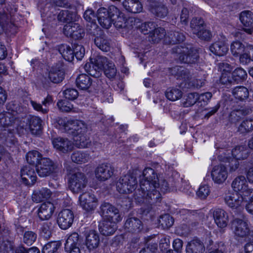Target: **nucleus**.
Returning <instances> with one entry per match:
<instances>
[{"instance_id":"f257e3e1","label":"nucleus","mask_w":253,"mask_h":253,"mask_svg":"<svg viewBox=\"0 0 253 253\" xmlns=\"http://www.w3.org/2000/svg\"><path fill=\"white\" fill-rule=\"evenodd\" d=\"M169 189L168 182L164 180L159 181L154 170L150 168L143 170L140 176V188L134 194V199L139 203L153 204L159 201L162 193Z\"/></svg>"},{"instance_id":"f03ea898","label":"nucleus","mask_w":253,"mask_h":253,"mask_svg":"<svg viewBox=\"0 0 253 253\" xmlns=\"http://www.w3.org/2000/svg\"><path fill=\"white\" fill-rule=\"evenodd\" d=\"M97 17L100 25L105 29H109L113 23L117 28L125 27L126 18L124 14L116 6L111 5L108 9L100 8L97 11Z\"/></svg>"},{"instance_id":"7ed1b4c3","label":"nucleus","mask_w":253,"mask_h":253,"mask_svg":"<svg viewBox=\"0 0 253 253\" xmlns=\"http://www.w3.org/2000/svg\"><path fill=\"white\" fill-rule=\"evenodd\" d=\"M170 73L174 76L178 80H181L185 83V86L187 88H197L202 87L205 84V80L191 79V75L188 69L181 66H176L170 69Z\"/></svg>"},{"instance_id":"20e7f679","label":"nucleus","mask_w":253,"mask_h":253,"mask_svg":"<svg viewBox=\"0 0 253 253\" xmlns=\"http://www.w3.org/2000/svg\"><path fill=\"white\" fill-rule=\"evenodd\" d=\"M57 123L60 126V129H63L74 136L80 134V133L87 132V125L81 120L67 119L66 118H59L57 120Z\"/></svg>"},{"instance_id":"39448f33","label":"nucleus","mask_w":253,"mask_h":253,"mask_svg":"<svg viewBox=\"0 0 253 253\" xmlns=\"http://www.w3.org/2000/svg\"><path fill=\"white\" fill-rule=\"evenodd\" d=\"M172 50L181 62L192 64L196 62L198 60V51L191 45L177 46L174 47Z\"/></svg>"},{"instance_id":"423d86ee","label":"nucleus","mask_w":253,"mask_h":253,"mask_svg":"<svg viewBox=\"0 0 253 253\" xmlns=\"http://www.w3.org/2000/svg\"><path fill=\"white\" fill-rule=\"evenodd\" d=\"M68 187L74 193H79L83 191L87 184L85 175L79 171H73L68 176Z\"/></svg>"},{"instance_id":"0eeeda50","label":"nucleus","mask_w":253,"mask_h":253,"mask_svg":"<svg viewBox=\"0 0 253 253\" xmlns=\"http://www.w3.org/2000/svg\"><path fill=\"white\" fill-rule=\"evenodd\" d=\"M231 229L236 238H246L253 241V230H250L247 220L235 218L231 222Z\"/></svg>"},{"instance_id":"6e6552de","label":"nucleus","mask_w":253,"mask_h":253,"mask_svg":"<svg viewBox=\"0 0 253 253\" xmlns=\"http://www.w3.org/2000/svg\"><path fill=\"white\" fill-rule=\"evenodd\" d=\"M231 186L234 192H239L245 197L246 201L253 200V189L249 188L248 183L244 176L240 175L236 177L233 180Z\"/></svg>"},{"instance_id":"1a4fd4ad","label":"nucleus","mask_w":253,"mask_h":253,"mask_svg":"<svg viewBox=\"0 0 253 253\" xmlns=\"http://www.w3.org/2000/svg\"><path fill=\"white\" fill-rule=\"evenodd\" d=\"M14 109L11 112L8 111L0 113V125L3 127H12L8 130H16L18 132L20 121L17 116L18 111Z\"/></svg>"},{"instance_id":"9d476101","label":"nucleus","mask_w":253,"mask_h":253,"mask_svg":"<svg viewBox=\"0 0 253 253\" xmlns=\"http://www.w3.org/2000/svg\"><path fill=\"white\" fill-rule=\"evenodd\" d=\"M42 121L39 117L31 116L26 122L20 121L18 133L24 134L30 132L33 134H37L42 129Z\"/></svg>"},{"instance_id":"9b49d317","label":"nucleus","mask_w":253,"mask_h":253,"mask_svg":"<svg viewBox=\"0 0 253 253\" xmlns=\"http://www.w3.org/2000/svg\"><path fill=\"white\" fill-rule=\"evenodd\" d=\"M137 184L135 177L129 174L125 175L117 181V190L121 194H129L136 189Z\"/></svg>"},{"instance_id":"f8f14e48","label":"nucleus","mask_w":253,"mask_h":253,"mask_svg":"<svg viewBox=\"0 0 253 253\" xmlns=\"http://www.w3.org/2000/svg\"><path fill=\"white\" fill-rule=\"evenodd\" d=\"M98 202L96 196L91 192H84L79 197L80 206L88 212L94 211L98 206Z\"/></svg>"},{"instance_id":"ddd939ff","label":"nucleus","mask_w":253,"mask_h":253,"mask_svg":"<svg viewBox=\"0 0 253 253\" xmlns=\"http://www.w3.org/2000/svg\"><path fill=\"white\" fill-rule=\"evenodd\" d=\"M101 212L104 219L115 222H118L122 220L119 211L114 206L109 203L103 202L100 206Z\"/></svg>"},{"instance_id":"4468645a","label":"nucleus","mask_w":253,"mask_h":253,"mask_svg":"<svg viewBox=\"0 0 253 253\" xmlns=\"http://www.w3.org/2000/svg\"><path fill=\"white\" fill-rule=\"evenodd\" d=\"M224 200L226 205L233 209H236L248 202L245 200V197L239 193L231 191L225 193Z\"/></svg>"},{"instance_id":"2eb2a0df","label":"nucleus","mask_w":253,"mask_h":253,"mask_svg":"<svg viewBox=\"0 0 253 253\" xmlns=\"http://www.w3.org/2000/svg\"><path fill=\"white\" fill-rule=\"evenodd\" d=\"M56 165L49 159L42 158L36 165V170L38 174L41 177H46L55 171Z\"/></svg>"},{"instance_id":"dca6fc26","label":"nucleus","mask_w":253,"mask_h":253,"mask_svg":"<svg viewBox=\"0 0 253 253\" xmlns=\"http://www.w3.org/2000/svg\"><path fill=\"white\" fill-rule=\"evenodd\" d=\"M63 33L67 37L75 40L81 39L84 35L82 27L78 23L74 22H68L64 26Z\"/></svg>"},{"instance_id":"f3484780","label":"nucleus","mask_w":253,"mask_h":253,"mask_svg":"<svg viewBox=\"0 0 253 253\" xmlns=\"http://www.w3.org/2000/svg\"><path fill=\"white\" fill-rule=\"evenodd\" d=\"M247 76L246 71L243 68H236L232 73V76H229L227 74H223L220 77V82L222 84H227L235 82L238 83L243 81Z\"/></svg>"},{"instance_id":"a211bd4d","label":"nucleus","mask_w":253,"mask_h":253,"mask_svg":"<svg viewBox=\"0 0 253 253\" xmlns=\"http://www.w3.org/2000/svg\"><path fill=\"white\" fill-rule=\"evenodd\" d=\"M210 213L213 218L217 226L221 228L227 226L229 222V216L227 212L220 208H215L210 210Z\"/></svg>"},{"instance_id":"6ab92c4d","label":"nucleus","mask_w":253,"mask_h":253,"mask_svg":"<svg viewBox=\"0 0 253 253\" xmlns=\"http://www.w3.org/2000/svg\"><path fill=\"white\" fill-rule=\"evenodd\" d=\"M114 169L110 164H102L98 165L94 171L95 176L97 180L105 181L113 175Z\"/></svg>"},{"instance_id":"aec40b11","label":"nucleus","mask_w":253,"mask_h":253,"mask_svg":"<svg viewBox=\"0 0 253 253\" xmlns=\"http://www.w3.org/2000/svg\"><path fill=\"white\" fill-rule=\"evenodd\" d=\"M74 219L73 212L69 209H64L58 214L57 223L61 229L66 230L72 225Z\"/></svg>"},{"instance_id":"412c9836","label":"nucleus","mask_w":253,"mask_h":253,"mask_svg":"<svg viewBox=\"0 0 253 253\" xmlns=\"http://www.w3.org/2000/svg\"><path fill=\"white\" fill-rule=\"evenodd\" d=\"M211 176L214 183L218 184H222L228 177L226 167L223 165L214 166L211 172Z\"/></svg>"},{"instance_id":"4be33fe9","label":"nucleus","mask_w":253,"mask_h":253,"mask_svg":"<svg viewBox=\"0 0 253 253\" xmlns=\"http://www.w3.org/2000/svg\"><path fill=\"white\" fill-rule=\"evenodd\" d=\"M21 177L26 185H33L37 180L34 167L31 166L23 167L21 169Z\"/></svg>"},{"instance_id":"5701e85b","label":"nucleus","mask_w":253,"mask_h":253,"mask_svg":"<svg viewBox=\"0 0 253 253\" xmlns=\"http://www.w3.org/2000/svg\"><path fill=\"white\" fill-rule=\"evenodd\" d=\"M99 237L97 233L94 230H89L86 233L85 244L87 250L84 253H92L94 249L97 248L99 244Z\"/></svg>"},{"instance_id":"b1692460","label":"nucleus","mask_w":253,"mask_h":253,"mask_svg":"<svg viewBox=\"0 0 253 253\" xmlns=\"http://www.w3.org/2000/svg\"><path fill=\"white\" fill-rule=\"evenodd\" d=\"M240 20L245 32L252 34L253 32V13L249 10L242 11L240 15Z\"/></svg>"},{"instance_id":"393cba45","label":"nucleus","mask_w":253,"mask_h":253,"mask_svg":"<svg viewBox=\"0 0 253 253\" xmlns=\"http://www.w3.org/2000/svg\"><path fill=\"white\" fill-rule=\"evenodd\" d=\"M55 211V207L51 202H45L41 204L38 210V215L42 220H48L51 218Z\"/></svg>"},{"instance_id":"a878e982","label":"nucleus","mask_w":253,"mask_h":253,"mask_svg":"<svg viewBox=\"0 0 253 253\" xmlns=\"http://www.w3.org/2000/svg\"><path fill=\"white\" fill-rule=\"evenodd\" d=\"M53 147L57 150L65 153L73 148V142L67 138L58 137L52 140Z\"/></svg>"},{"instance_id":"bb28decb","label":"nucleus","mask_w":253,"mask_h":253,"mask_svg":"<svg viewBox=\"0 0 253 253\" xmlns=\"http://www.w3.org/2000/svg\"><path fill=\"white\" fill-rule=\"evenodd\" d=\"M149 11L158 17L163 18L168 14L167 7L159 1H150L148 5Z\"/></svg>"},{"instance_id":"cd10ccee","label":"nucleus","mask_w":253,"mask_h":253,"mask_svg":"<svg viewBox=\"0 0 253 253\" xmlns=\"http://www.w3.org/2000/svg\"><path fill=\"white\" fill-rule=\"evenodd\" d=\"M210 50L217 56H223L228 51V46L224 38L216 41L209 47Z\"/></svg>"},{"instance_id":"c85d7f7f","label":"nucleus","mask_w":253,"mask_h":253,"mask_svg":"<svg viewBox=\"0 0 253 253\" xmlns=\"http://www.w3.org/2000/svg\"><path fill=\"white\" fill-rule=\"evenodd\" d=\"M117 229L116 222L104 219L100 222L99 230L104 236H110L114 234Z\"/></svg>"},{"instance_id":"c756f323","label":"nucleus","mask_w":253,"mask_h":253,"mask_svg":"<svg viewBox=\"0 0 253 253\" xmlns=\"http://www.w3.org/2000/svg\"><path fill=\"white\" fill-rule=\"evenodd\" d=\"M51 191L47 188L35 190L32 194V199L33 202L38 203L50 198Z\"/></svg>"},{"instance_id":"7c9ffc66","label":"nucleus","mask_w":253,"mask_h":253,"mask_svg":"<svg viewBox=\"0 0 253 253\" xmlns=\"http://www.w3.org/2000/svg\"><path fill=\"white\" fill-rule=\"evenodd\" d=\"M124 7L128 12L137 13L142 11L143 6L139 0H124Z\"/></svg>"},{"instance_id":"2f4dec72","label":"nucleus","mask_w":253,"mask_h":253,"mask_svg":"<svg viewBox=\"0 0 253 253\" xmlns=\"http://www.w3.org/2000/svg\"><path fill=\"white\" fill-rule=\"evenodd\" d=\"M205 250L204 244L198 239L188 242L186 248V253H204Z\"/></svg>"},{"instance_id":"473e14b6","label":"nucleus","mask_w":253,"mask_h":253,"mask_svg":"<svg viewBox=\"0 0 253 253\" xmlns=\"http://www.w3.org/2000/svg\"><path fill=\"white\" fill-rule=\"evenodd\" d=\"M65 73L62 68L59 67H52L49 71L48 78L53 83L62 82L64 78Z\"/></svg>"},{"instance_id":"72a5a7b5","label":"nucleus","mask_w":253,"mask_h":253,"mask_svg":"<svg viewBox=\"0 0 253 253\" xmlns=\"http://www.w3.org/2000/svg\"><path fill=\"white\" fill-rule=\"evenodd\" d=\"M124 226L128 232H138L142 229V223L139 219L132 217L126 220Z\"/></svg>"},{"instance_id":"f704fd0d","label":"nucleus","mask_w":253,"mask_h":253,"mask_svg":"<svg viewBox=\"0 0 253 253\" xmlns=\"http://www.w3.org/2000/svg\"><path fill=\"white\" fill-rule=\"evenodd\" d=\"M91 158L90 154L87 151H77L71 155L72 161L78 164H82L87 162Z\"/></svg>"},{"instance_id":"c9c22d12","label":"nucleus","mask_w":253,"mask_h":253,"mask_svg":"<svg viewBox=\"0 0 253 253\" xmlns=\"http://www.w3.org/2000/svg\"><path fill=\"white\" fill-rule=\"evenodd\" d=\"M74 141L76 146L79 148L87 147L90 143V141L86 133H80L74 136Z\"/></svg>"},{"instance_id":"e433bc0d","label":"nucleus","mask_w":253,"mask_h":253,"mask_svg":"<svg viewBox=\"0 0 253 253\" xmlns=\"http://www.w3.org/2000/svg\"><path fill=\"white\" fill-rule=\"evenodd\" d=\"M232 94L236 99L241 101L247 99L249 96V91L247 88L243 86L235 87L232 90Z\"/></svg>"},{"instance_id":"4c0bfd02","label":"nucleus","mask_w":253,"mask_h":253,"mask_svg":"<svg viewBox=\"0 0 253 253\" xmlns=\"http://www.w3.org/2000/svg\"><path fill=\"white\" fill-rule=\"evenodd\" d=\"M95 45L101 50L107 51L110 49V42L104 34L97 36L94 39Z\"/></svg>"},{"instance_id":"58836bf2","label":"nucleus","mask_w":253,"mask_h":253,"mask_svg":"<svg viewBox=\"0 0 253 253\" xmlns=\"http://www.w3.org/2000/svg\"><path fill=\"white\" fill-rule=\"evenodd\" d=\"M90 78L86 74L80 75L76 79V84L81 89H86L91 85Z\"/></svg>"},{"instance_id":"ea45409f","label":"nucleus","mask_w":253,"mask_h":253,"mask_svg":"<svg viewBox=\"0 0 253 253\" xmlns=\"http://www.w3.org/2000/svg\"><path fill=\"white\" fill-rule=\"evenodd\" d=\"M184 35L178 31L170 32L166 37V41L171 44H176L184 41Z\"/></svg>"},{"instance_id":"a19ab883","label":"nucleus","mask_w":253,"mask_h":253,"mask_svg":"<svg viewBox=\"0 0 253 253\" xmlns=\"http://www.w3.org/2000/svg\"><path fill=\"white\" fill-rule=\"evenodd\" d=\"M58 51L66 60L72 61L74 59V52L70 46L61 44L58 47Z\"/></svg>"},{"instance_id":"79ce46f5","label":"nucleus","mask_w":253,"mask_h":253,"mask_svg":"<svg viewBox=\"0 0 253 253\" xmlns=\"http://www.w3.org/2000/svg\"><path fill=\"white\" fill-rule=\"evenodd\" d=\"M165 29L163 28H155L149 35V41L158 42L161 39L166 37Z\"/></svg>"},{"instance_id":"37998d69","label":"nucleus","mask_w":253,"mask_h":253,"mask_svg":"<svg viewBox=\"0 0 253 253\" xmlns=\"http://www.w3.org/2000/svg\"><path fill=\"white\" fill-rule=\"evenodd\" d=\"M233 156L237 160L245 159L248 156L249 152L244 146H236L232 151Z\"/></svg>"},{"instance_id":"c03bdc74","label":"nucleus","mask_w":253,"mask_h":253,"mask_svg":"<svg viewBox=\"0 0 253 253\" xmlns=\"http://www.w3.org/2000/svg\"><path fill=\"white\" fill-rule=\"evenodd\" d=\"M253 130V118H247L243 120L238 127V131L241 133L245 134Z\"/></svg>"},{"instance_id":"a18cd8bd","label":"nucleus","mask_w":253,"mask_h":253,"mask_svg":"<svg viewBox=\"0 0 253 253\" xmlns=\"http://www.w3.org/2000/svg\"><path fill=\"white\" fill-rule=\"evenodd\" d=\"M246 46L240 41H234L232 42L230 46V50L234 56H239L240 54L245 51Z\"/></svg>"},{"instance_id":"49530a36","label":"nucleus","mask_w":253,"mask_h":253,"mask_svg":"<svg viewBox=\"0 0 253 253\" xmlns=\"http://www.w3.org/2000/svg\"><path fill=\"white\" fill-rule=\"evenodd\" d=\"M54 228V224L51 221L44 222L41 229V236L44 238H49Z\"/></svg>"},{"instance_id":"de8ad7c7","label":"nucleus","mask_w":253,"mask_h":253,"mask_svg":"<svg viewBox=\"0 0 253 253\" xmlns=\"http://www.w3.org/2000/svg\"><path fill=\"white\" fill-rule=\"evenodd\" d=\"M198 100V94L197 93H190L184 97L182 100V105L184 107H189L193 106Z\"/></svg>"},{"instance_id":"09e8293b","label":"nucleus","mask_w":253,"mask_h":253,"mask_svg":"<svg viewBox=\"0 0 253 253\" xmlns=\"http://www.w3.org/2000/svg\"><path fill=\"white\" fill-rule=\"evenodd\" d=\"M42 158L40 153L35 150L29 151L26 155L27 161L30 165H37Z\"/></svg>"},{"instance_id":"8fccbe9b","label":"nucleus","mask_w":253,"mask_h":253,"mask_svg":"<svg viewBox=\"0 0 253 253\" xmlns=\"http://www.w3.org/2000/svg\"><path fill=\"white\" fill-rule=\"evenodd\" d=\"M76 15L75 13L71 12L68 10H62L58 15V19L61 22H72L73 20L76 19Z\"/></svg>"},{"instance_id":"3c124183","label":"nucleus","mask_w":253,"mask_h":253,"mask_svg":"<svg viewBox=\"0 0 253 253\" xmlns=\"http://www.w3.org/2000/svg\"><path fill=\"white\" fill-rule=\"evenodd\" d=\"M204 21L201 18H193L190 23L191 31L196 35L199 33L200 30L204 28Z\"/></svg>"},{"instance_id":"603ef678","label":"nucleus","mask_w":253,"mask_h":253,"mask_svg":"<svg viewBox=\"0 0 253 253\" xmlns=\"http://www.w3.org/2000/svg\"><path fill=\"white\" fill-rule=\"evenodd\" d=\"M84 68L86 73L92 77L98 78L101 74L100 71L96 68L95 64L92 59L90 62H87L84 65Z\"/></svg>"},{"instance_id":"864d4df0","label":"nucleus","mask_w":253,"mask_h":253,"mask_svg":"<svg viewBox=\"0 0 253 253\" xmlns=\"http://www.w3.org/2000/svg\"><path fill=\"white\" fill-rule=\"evenodd\" d=\"M182 93L181 91L176 88L168 89L166 92L167 98L172 101H176L181 97Z\"/></svg>"},{"instance_id":"5fc2aeb1","label":"nucleus","mask_w":253,"mask_h":253,"mask_svg":"<svg viewBox=\"0 0 253 253\" xmlns=\"http://www.w3.org/2000/svg\"><path fill=\"white\" fill-rule=\"evenodd\" d=\"M79 245V234L75 232L71 234L67 238L65 244V249H71L73 246Z\"/></svg>"},{"instance_id":"6e6d98bb","label":"nucleus","mask_w":253,"mask_h":253,"mask_svg":"<svg viewBox=\"0 0 253 253\" xmlns=\"http://www.w3.org/2000/svg\"><path fill=\"white\" fill-rule=\"evenodd\" d=\"M159 222L163 229H168L173 225L174 219L170 215L166 214L160 217Z\"/></svg>"},{"instance_id":"4d7b16f0","label":"nucleus","mask_w":253,"mask_h":253,"mask_svg":"<svg viewBox=\"0 0 253 253\" xmlns=\"http://www.w3.org/2000/svg\"><path fill=\"white\" fill-rule=\"evenodd\" d=\"M60 246V243L59 242H50L43 247L42 253H54Z\"/></svg>"},{"instance_id":"13d9d810","label":"nucleus","mask_w":253,"mask_h":253,"mask_svg":"<svg viewBox=\"0 0 253 253\" xmlns=\"http://www.w3.org/2000/svg\"><path fill=\"white\" fill-rule=\"evenodd\" d=\"M93 62L95 64L96 68L100 72L103 69L105 68V65L109 61L106 57L103 56H97L96 58L93 59Z\"/></svg>"},{"instance_id":"bf43d9fd","label":"nucleus","mask_w":253,"mask_h":253,"mask_svg":"<svg viewBox=\"0 0 253 253\" xmlns=\"http://www.w3.org/2000/svg\"><path fill=\"white\" fill-rule=\"evenodd\" d=\"M104 70V73L108 78L112 79L115 77L117 73V70L113 62H110L106 64Z\"/></svg>"},{"instance_id":"052dcab7","label":"nucleus","mask_w":253,"mask_h":253,"mask_svg":"<svg viewBox=\"0 0 253 253\" xmlns=\"http://www.w3.org/2000/svg\"><path fill=\"white\" fill-rule=\"evenodd\" d=\"M58 108L63 112H69L73 109V105L66 100H61L57 103Z\"/></svg>"},{"instance_id":"680f3d73","label":"nucleus","mask_w":253,"mask_h":253,"mask_svg":"<svg viewBox=\"0 0 253 253\" xmlns=\"http://www.w3.org/2000/svg\"><path fill=\"white\" fill-rule=\"evenodd\" d=\"M156 25L154 22H148L139 25V28L144 34H150L155 28Z\"/></svg>"},{"instance_id":"e2e57ef3","label":"nucleus","mask_w":253,"mask_h":253,"mask_svg":"<svg viewBox=\"0 0 253 253\" xmlns=\"http://www.w3.org/2000/svg\"><path fill=\"white\" fill-rule=\"evenodd\" d=\"M210 187L207 185H201L197 192V195L201 199H205L210 194Z\"/></svg>"},{"instance_id":"0e129e2a","label":"nucleus","mask_w":253,"mask_h":253,"mask_svg":"<svg viewBox=\"0 0 253 253\" xmlns=\"http://www.w3.org/2000/svg\"><path fill=\"white\" fill-rule=\"evenodd\" d=\"M37 235L32 231L25 232L24 235V242L28 245H31L36 240Z\"/></svg>"},{"instance_id":"69168bd1","label":"nucleus","mask_w":253,"mask_h":253,"mask_svg":"<svg viewBox=\"0 0 253 253\" xmlns=\"http://www.w3.org/2000/svg\"><path fill=\"white\" fill-rule=\"evenodd\" d=\"M63 95L66 98L73 100L77 98L78 92L75 88H69L63 91Z\"/></svg>"},{"instance_id":"338daca9","label":"nucleus","mask_w":253,"mask_h":253,"mask_svg":"<svg viewBox=\"0 0 253 253\" xmlns=\"http://www.w3.org/2000/svg\"><path fill=\"white\" fill-rule=\"evenodd\" d=\"M138 240L135 239L128 243L125 247L126 253H131L137 250L138 247Z\"/></svg>"},{"instance_id":"774afa93","label":"nucleus","mask_w":253,"mask_h":253,"mask_svg":"<svg viewBox=\"0 0 253 253\" xmlns=\"http://www.w3.org/2000/svg\"><path fill=\"white\" fill-rule=\"evenodd\" d=\"M74 56L78 60H81L84 55L85 49L82 45H77L74 48Z\"/></svg>"}]
</instances>
